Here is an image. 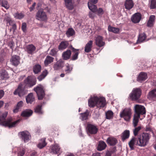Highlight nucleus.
Masks as SVG:
<instances>
[{
  "mask_svg": "<svg viewBox=\"0 0 156 156\" xmlns=\"http://www.w3.org/2000/svg\"><path fill=\"white\" fill-rule=\"evenodd\" d=\"M8 115V112H5L0 115V124L5 126L8 127L9 128L15 127L20 122V119L12 122V118L8 119L7 120L5 118Z\"/></svg>",
  "mask_w": 156,
  "mask_h": 156,
  "instance_id": "obj_1",
  "label": "nucleus"
},
{
  "mask_svg": "<svg viewBox=\"0 0 156 156\" xmlns=\"http://www.w3.org/2000/svg\"><path fill=\"white\" fill-rule=\"evenodd\" d=\"M135 114L133 116V125L134 127L137 125L139 122L140 115H144L146 114L145 108L144 106L136 105L134 106Z\"/></svg>",
  "mask_w": 156,
  "mask_h": 156,
  "instance_id": "obj_2",
  "label": "nucleus"
},
{
  "mask_svg": "<svg viewBox=\"0 0 156 156\" xmlns=\"http://www.w3.org/2000/svg\"><path fill=\"white\" fill-rule=\"evenodd\" d=\"M137 144L139 146L144 147L147 144L149 139V134L147 133H143L136 137Z\"/></svg>",
  "mask_w": 156,
  "mask_h": 156,
  "instance_id": "obj_3",
  "label": "nucleus"
},
{
  "mask_svg": "<svg viewBox=\"0 0 156 156\" xmlns=\"http://www.w3.org/2000/svg\"><path fill=\"white\" fill-rule=\"evenodd\" d=\"M142 92L140 89L134 88L130 93L129 96L131 100L133 101H137L140 98Z\"/></svg>",
  "mask_w": 156,
  "mask_h": 156,
  "instance_id": "obj_4",
  "label": "nucleus"
},
{
  "mask_svg": "<svg viewBox=\"0 0 156 156\" xmlns=\"http://www.w3.org/2000/svg\"><path fill=\"white\" fill-rule=\"evenodd\" d=\"M34 90L36 93L38 99L39 100L43 99L45 95L43 86L41 85H39L36 87L34 88Z\"/></svg>",
  "mask_w": 156,
  "mask_h": 156,
  "instance_id": "obj_5",
  "label": "nucleus"
},
{
  "mask_svg": "<svg viewBox=\"0 0 156 156\" xmlns=\"http://www.w3.org/2000/svg\"><path fill=\"white\" fill-rule=\"evenodd\" d=\"M27 90L23 87L22 83H20L19 85L18 88L14 92L13 94L14 95H18L21 97L27 94Z\"/></svg>",
  "mask_w": 156,
  "mask_h": 156,
  "instance_id": "obj_6",
  "label": "nucleus"
},
{
  "mask_svg": "<svg viewBox=\"0 0 156 156\" xmlns=\"http://www.w3.org/2000/svg\"><path fill=\"white\" fill-rule=\"evenodd\" d=\"M131 115V110L128 108L124 109L120 113V116L121 118H123L124 119L127 121H129Z\"/></svg>",
  "mask_w": 156,
  "mask_h": 156,
  "instance_id": "obj_7",
  "label": "nucleus"
},
{
  "mask_svg": "<svg viewBox=\"0 0 156 156\" xmlns=\"http://www.w3.org/2000/svg\"><path fill=\"white\" fill-rule=\"evenodd\" d=\"M37 82L35 78L28 76L24 80V83L26 86L31 87L35 85Z\"/></svg>",
  "mask_w": 156,
  "mask_h": 156,
  "instance_id": "obj_8",
  "label": "nucleus"
},
{
  "mask_svg": "<svg viewBox=\"0 0 156 156\" xmlns=\"http://www.w3.org/2000/svg\"><path fill=\"white\" fill-rule=\"evenodd\" d=\"M36 17V19L41 21H47L48 17L46 13L43 9H40L37 12Z\"/></svg>",
  "mask_w": 156,
  "mask_h": 156,
  "instance_id": "obj_9",
  "label": "nucleus"
},
{
  "mask_svg": "<svg viewBox=\"0 0 156 156\" xmlns=\"http://www.w3.org/2000/svg\"><path fill=\"white\" fill-rule=\"evenodd\" d=\"M87 133L91 134H96L98 130L97 126L91 123H87Z\"/></svg>",
  "mask_w": 156,
  "mask_h": 156,
  "instance_id": "obj_10",
  "label": "nucleus"
},
{
  "mask_svg": "<svg viewBox=\"0 0 156 156\" xmlns=\"http://www.w3.org/2000/svg\"><path fill=\"white\" fill-rule=\"evenodd\" d=\"M19 134L24 143L27 142L30 139V135L29 133L27 131L20 132L19 133Z\"/></svg>",
  "mask_w": 156,
  "mask_h": 156,
  "instance_id": "obj_11",
  "label": "nucleus"
},
{
  "mask_svg": "<svg viewBox=\"0 0 156 156\" xmlns=\"http://www.w3.org/2000/svg\"><path fill=\"white\" fill-rule=\"evenodd\" d=\"M64 65V61L62 59H60L54 64L53 68L54 70L58 71L62 69Z\"/></svg>",
  "mask_w": 156,
  "mask_h": 156,
  "instance_id": "obj_12",
  "label": "nucleus"
},
{
  "mask_svg": "<svg viewBox=\"0 0 156 156\" xmlns=\"http://www.w3.org/2000/svg\"><path fill=\"white\" fill-rule=\"evenodd\" d=\"M51 151L50 153L53 154H57L60 153L61 148L59 145L56 143H54L50 146Z\"/></svg>",
  "mask_w": 156,
  "mask_h": 156,
  "instance_id": "obj_13",
  "label": "nucleus"
},
{
  "mask_svg": "<svg viewBox=\"0 0 156 156\" xmlns=\"http://www.w3.org/2000/svg\"><path fill=\"white\" fill-rule=\"evenodd\" d=\"M36 50V47L33 44H30L26 47L25 50L28 54L32 55L35 53Z\"/></svg>",
  "mask_w": 156,
  "mask_h": 156,
  "instance_id": "obj_14",
  "label": "nucleus"
},
{
  "mask_svg": "<svg viewBox=\"0 0 156 156\" xmlns=\"http://www.w3.org/2000/svg\"><path fill=\"white\" fill-rule=\"evenodd\" d=\"M106 101L104 97H98V100L96 101V106L98 108H101L104 107L106 105Z\"/></svg>",
  "mask_w": 156,
  "mask_h": 156,
  "instance_id": "obj_15",
  "label": "nucleus"
},
{
  "mask_svg": "<svg viewBox=\"0 0 156 156\" xmlns=\"http://www.w3.org/2000/svg\"><path fill=\"white\" fill-rule=\"evenodd\" d=\"M136 137H133L128 143V144L131 150L134 149L135 145L138 146L137 144Z\"/></svg>",
  "mask_w": 156,
  "mask_h": 156,
  "instance_id": "obj_16",
  "label": "nucleus"
},
{
  "mask_svg": "<svg viewBox=\"0 0 156 156\" xmlns=\"http://www.w3.org/2000/svg\"><path fill=\"white\" fill-rule=\"evenodd\" d=\"M141 18V14L139 13H136L134 14L131 18L132 21L134 23H138Z\"/></svg>",
  "mask_w": 156,
  "mask_h": 156,
  "instance_id": "obj_17",
  "label": "nucleus"
},
{
  "mask_svg": "<svg viewBox=\"0 0 156 156\" xmlns=\"http://www.w3.org/2000/svg\"><path fill=\"white\" fill-rule=\"evenodd\" d=\"M20 58L18 56L15 55L12 57L10 61L12 65L16 66L20 63Z\"/></svg>",
  "mask_w": 156,
  "mask_h": 156,
  "instance_id": "obj_18",
  "label": "nucleus"
},
{
  "mask_svg": "<svg viewBox=\"0 0 156 156\" xmlns=\"http://www.w3.org/2000/svg\"><path fill=\"white\" fill-rule=\"evenodd\" d=\"M66 7L69 10H73L74 7V2L73 0H64Z\"/></svg>",
  "mask_w": 156,
  "mask_h": 156,
  "instance_id": "obj_19",
  "label": "nucleus"
},
{
  "mask_svg": "<svg viewBox=\"0 0 156 156\" xmlns=\"http://www.w3.org/2000/svg\"><path fill=\"white\" fill-rule=\"evenodd\" d=\"M147 98L150 100H156V89L150 91L148 93Z\"/></svg>",
  "mask_w": 156,
  "mask_h": 156,
  "instance_id": "obj_20",
  "label": "nucleus"
},
{
  "mask_svg": "<svg viewBox=\"0 0 156 156\" xmlns=\"http://www.w3.org/2000/svg\"><path fill=\"white\" fill-rule=\"evenodd\" d=\"M93 46V41H89L85 45L84 48V51L85 52L89 53L92 50Z\"/></svg>",
  "mask_w": 156,
  "mask_h": 156,
  "instance_id": "obj_21",
  "label": "nucleus"
},
{
  "mask_svg": "<svg viewBox=\"0 0 156 156\" xmlns=\"http://www.w3.org/2000/svg\"><path fill=\"white\" fill-rule=\"evenodd\" d=\"M96 45L99 47H101L104 45L105 43L103 41V37L100 36H98L95 39Z\"/></svg>",
  "mask_w": 156,
  "mask_h": 156,
  "instance_id": "obj_22",
  "label": "nucleus"
},
{
  "mask_svg": "<svg viewBox=\"0 0 156 156\" xmlns=\"http://www.w3.org/2000/svg\"><path fill=\"white\" fill-rule=\"evenodd\" d=\"M98 100V97H91L88 101L89 106L90 107H94L96 105V101Z\"/></svg>",
  "mask_w": 156,
  "mask_h": 156,
  "instance_id": "obj_23",
  "label": "nucleus"
},
{
  "mask_svg": "<svg viewBox=\"0 0 156 156\" xmlns=\"http://www.w3.org/2000/svg\"><path fill=\"white\" fill-rule=\"evenodd\" d=\"M155 16L153 15L151 16L147 23V26L149 27H153L155 23Z\"/></svg>",
  "mask_w": 156,
  "mask_h": 156,
  "instance_id": "obj_24",
  "label": "nucleus"
},
{
  "mask_svg": "<svg viewBox=\"0 0 156 156\" xmlns=\"http://www.w3.org/2000/svg\"><path fill=\"white\" fill-rule=\"evenodd\" d=\"M106 141L108 144L110 146H114L118 142V140L115 138L113 137H109L108 138Z\"/></svg>",
  "mask_w": 156,
  "mask_h": 156,
  "instance_id": "obj_25",
  "label": "nucleus"
},
{
  "mask_svg": "<svg viewBox=\"0 0 156 156\" xmlns=\"http://www.w3.org/2000/svg\"><path fill=\"white\" fill-rule=\"evenodd\" d=\"M26 101L27 104H31L35 101V98L33 93L29 94L26 98Z\"/></svg>",
  "mask_w": 156,
  "mask_h": 156,
  "instance_id": "obj_26",
  "label": "nucleus"
},
{
  "mask_svg": "<svg viewBox=\"0 0 156 156\" xmlns=\"http://www.w3.org/2000/svg\"><path fill=\"white\" fill-rule=\"evenodd\" d=\"M107 147V145L105 142L101 140L99 142L98 145L97 150L99 151L105 150Z\"/></svg>",
  "mask_w": 156,
  "mask_h": 156,
  "instance_id": "obj_27",
  "label": "nucleus"
},
{
  "mask_svg": "<svg viewBox=\"0 0 156 156\" xmlns=\"http://www.w3.org/2000/svg\"><path fill=\"white\" fill-rule=\"evenodd\" d=\"M45 138H42L40 140L38 144L37 145L38 148L41 149L46 146L47 143L45 141Z\"/></svg>",
  "mask_w": 156,
  "mask_h": 156,
  "instance_id": "obj_28",
  "label": "nucleus"
},
{
  "mask_svg": "<svg viewBox=\"0 0 156 156\" xmlns=\"http://www.w3.org/2000/svg\"><path fill=\"white\" fill-rule=\"evenodd\" d=\"M71 55V52L69 50H67L65 51L62 54V57L64 60L69 59Z\"/></svg>",
  "mask_w": 156,
  "mask_h": 156,
  "instance_id": "obj_29",
  "label": "nucleus"
},
{
  "mask_svg": "<svg viewBox=\"0 0 156 156\" xmlns=\"http://www.w3.org/2000/svg\"><path fill=\"white\" fill-rule=\"evenodd\" d=\"M54 60V58L49 55H47L44 61V65L45 66H47L48 65L52 62Z\"/></svg>",
  "mask_w": 156,
  "mask_h": 156,
  "instance_id": "obj_30",
  "label": "nucleus"
},
{
  "mask_svg": "<svg viewBox=\"0 0 156 156\" xmlns=\"http://www.w3.org/2000/svg\"><path fill=\"white\" fill-rule=\"evenodd\" d=\"M133 5L132 0H126L124 4L125 8L128 10L131 9Z\"/></svg>",
  "mask_w": 156,
  "mask_h": 156,
  "instance_id": "obj_31",
  "label": "nucleus"
},
{
  "mask_svg": "<svg viewBox=\"0 0 156 156\" xmlns=\"http://www.w3.org/2000/svg\"><path fill=\"white\" fill-rule=\"evenodd\" d=\"M147 36L145 33H143L139 34L137 43L138 44L143 42L146 38Z\"/></svg>",
  "mask_w": 156,
  "mask_h": 156,
  "instance_id": "obj_32",
  "label": "nucleus"
},
{
  "mask_svg": "<svg viewBox=\"0 0 156 156\" xmlns=\"http://www.w3.org/2000/svg\"><path fill=\"white\" fill-rule=\"evenodd\" d=\"M147 78V74L146 73L141 72L140 73L138 76L137 80L141 82L142 81H144Z\"/></svg>",
  "mask_w": 156,
  "mask_h": 156,
  "instance_id": "obj_33",
  "label": "nucleus"
},
{
  "mask_svg": "<svg viewBox=\"0 0 156 156\" xmlns=\"http://www.w3.org/2000/svg\"><path fill=\"white\" fill-rule=\"evenodd\" d=\"M130 135V132L129 130H125L122 134L121 137L122 140L124 141L126 139H128Z\"/></svg>",
  "mask_w": 156,
  "mask_h": 156,
  "instance_id": "obj_34",
  "label": "nucleus"
},
{
  "mask_svg": "<svg viewBox=\"0 0 156 156\" xmlns=\"http://www.w3.org/2000/svg\"><path fill=\"white\" fill-rule=\"evenodd\" d=\"M48 72L47 70H44L42 73L41 74L37 77L38 80L40 81L44 79L48 74Z\"/></svg>",
  "mask_w": 156,
  "mask_h": 156,
  "instance_id": "obj_35",
  "label": "nucleus"
},
{
  "mask_svg": "<svg viewBox=\"0 0 156 156\" xmlns=\"http://www.w3.org/2000/svg\"><path fill=\"white\" fill-rule=\"evenodd\" d=\"M69 44L68 41H62L59 45V49L62 50L66 49L69 45Z\"/></svg>",
  "mask_w": 156,
  "mask_h": 156,
  "instance_id": "obj_36",
  "label": "nucleus"
},
{
  "mask_svg": "<svg viewBox=\"0 0 156 156\" xmlns=\"http://www.w3.org/2000/svg\"><path fill=\"white\" fill-rule=\"evenodd\" d=\"M80 119L82 121H83L87 119L89 115V112L88 110H87L85 112L80 113Z\"/></svg>",
  "mask_w": 156,
  "mask_h": 156,
  "instance_id": "obj_37",
  "label": "nucleus"
},
{
  "mask_svg": "<svg viewBox=\"0 0 156 156\" xmlns=\"http://www.w3.org/2000/svg\"><path fill=\"white\" fill-rule=\"evenodd\" d=\"M25 149L23 147H19L17 149V156H23L25 152Z\"/></svg>",
  "mask_w": 156,
  "mask_h": 156,
  "instance_id": "obj_38",
  "label": "nucleus"
},
{
  "mask_svg": "<svg viewBox=\"0 0 156 156\" xmlns=\"http://www.w3.org/2000/svg\"><path fill=\"white\" fill-rule=\"evenodd\" d=\"M41 70V66L39 64H36L33 67V71L35 74H37L40 72Z\"/></svg>",
  "mask_w": 156,
  "mask_h": 156,
  "instance_id": "obj_39",
  "label": "nucleus"
},
{
  "mask_svg": "<svg viewBox=\"0 0 156 156\" xmlns=\"http://www.w3.org/2000/svg\"><path fill=\"white\" fill-rule=\"evenodd\" d=\"M8 76V74L5 70H2L0 71V80L7 78Z\"/></svg>",
  "mask_w": 156,
  "mask_h": 156,
  "instance_id": "obj_40",
  "label": "nucleus"
},
{
  "mask_svg": "<svg viewBox=\"0 0 156 156\" xmlns=\"http://www.w3.org/2000/svg\"><path fill=\"white\" fill-rule=\"evenodd\" d=\"M33 113L31 110H29L24 111L21 114V115L23 117H29L31 116Z\"/></svg>",
  "mask_w": 156,
  "mask_h": 156,
  "instance_id": "obj_41",
  "label": "nucleus"
},
{
  "mask_svg": "<svg viewBox=\"0 0 156 156\" xmlns=\"http://www.w3.org/2000/svg\"><path fill=\"white\" fill-rule=\"evenodd\" d=\"M108 30L109 31L112 32L115 34L118 33L119 31V28L113 27L110 25L108 27Z\"/></svg>",
  "mask_w": 156,
  "mask_h": 156,
  "instance_id": "obj_42",
  "label": "nucleus"
},
{
  "mask_svg": "<svg viewBox=\"0 0 156 156\" xmlns=\"http://www.w3.org/2000/svg\"><path fill=\"white\" fill-rule=\"evenodd\" d=\"M88 5L89 9L91 11L94 12H96L97 8L96 5L90 3H88Z\"/></svg>",
  "mask_w": 156,
  "mask_h": 156,
  "instance_id": "obj_43",
  "label": "nucleus"
},
{
  "mask_svg": "<svg viewBox=\"0 0 156 156\" xmlns=\"http://www.w3.org/2000/svg\"><path fill=\"white\" fill-rule=\"evenodd\" d=\"M73 66L68 64L66 66V69L65 70V72L66 74H69L71 73L73 70Z\"/></svg>",
  "mask_w": 156,
  "mask_h": 156,
  "instance_id": "obj_44",
  "label": "nucleus"
},
{
  "mask_svg": "<svg viewBox=\"0 0 156 156\" xmlns=\"http://www.w3.org/2000/svg\"><path fill=\"white\" fill-rule=\"evenodd\" d=\"M75 31L72 28H69L67 31L66 34L68 37L73 36L75 34Z\"/></svg>",
  "mask_w": 156,
  "mask_h": 156,
  "instance_id": "obj_45",
  "label": "nucleus"
},
{
  "mask_svg": "<svg viewBox=\"0 0 156 156\" xmlns=\"http://www.w3.org/2000/svg\"><path fill=\"white\" fill-rule=\"evenodd\" d=\"M0 3L2 4V6L5 7L6 9L9 8V5L6 0H0Z\"/></svg>",
  "mask_w": 156,
  "mask_h": 156,
  "instance_id": "obj_46",
  "label": "nucleus"
},
{
  "mask_svg": "<svg viewBox=\"0 0 156 156\" xmlns=\"http://www.w3.org/2000/svg\"><path fill=\"white\" fill-rule=\"evenodd\" d=\"M5 20L7 23V26H8V25L11 26L14 23V22L12 20L11 18L7 16L5 17Z\"/></svg>",
  "mask_w": 156,
  "mask_h": 156,
  "instance_id": "obj_47",
  "label": "nucleus"
},
{
  "mask_svg": "<svg viewBox=\"0 0 156 156\" xmlns=\"http://www.w3.org/2000/svg\"><path fill=\"white\" fill-rule=\"evenodd\" d=\"M23 102L22 101H20L18 102L16 108L13 110V112H17L18 111L19 109L23 106Z\"/></svg>",
  "mask_w": 156,
  "mask_h": 156,
  "instance_id": "obj_48",
  "label": "nucleus"
},
{
  "mask_svg": "<svg viewBox=\"0 0 156 156\" xmlns=\"http://www.w3.org/2000/svg\"><path fill=\"white\" fill-rule=\"evenodd\" d=\"M106 118L107 119H110L113 118V113L111 111H108L105 113Z\"/></svg>",
  "mask_w": 156,
  "mask_h": 156,
  "instance_id": "obj_49",
  "label": "nucleus"
},
{
  "mask_svg": "<svg viewBox=\"0 0 156 156\" xmlns=\"http://www.w3.org/2000/svg\"><path fill=\"white\" fill-rule=\"evenodd\" d=\"M78 51H73V53L71 58L72 60H75L77 59L79 54Z\"/></svg>",
  "mask_w": 156,
  "mask_h": 156,
  "instance_id": "obj_50",
  "label": "nucleus"
},
{
  "mask_svg": "<svg viewBox=\"0 0 156 156\" xmlns=\"http://www.w3.org/2000/svg\"><path fill=\"white\" fill-rule=\"evenodd\" d=\"M34 112L39 114H43V112L41 110V106L40 105L37 106L34 109Z\"/></svg>",
  "mask_w": 156,
  "mask_h": 156,
  "instance_id": "obj_51",
  "label": "nucleus"
},
{
  "mask_svg": "<svg viewBox=\"0 0 156 156\" xmlns=\"http://www.w3.org/2000/svg\"><path fill=\"white\" fill-rule=\"evenodd\" d=\"M135 127V128L133 130V133L135 136H136L138 134L140 130L141 129V127L140 126L138 127Z\"/></svg>",
  "mask_w": 156,
  "mask_h": 156,
  "instance_id": "obj_52",
  "label": "nucleus"
},
{
  "mask_svg": "<svg viewBox=\"0 0 156 156\" xmlns=\"http://www.w3.org/2000/svg\"><path fill=\"white\" fill-rule=\"evenodd\" d=\"M58 51V50L57 49L55 48H53L51 50L49 53V55L52 56H56Z\"/></svg>",
  "mask_w": 156,
  "mask_h": 156,
  "instance_id": "obj_53",
  "label": "nucleus"
},
{
  "mask_svg": "<svg viewBox=\"0 0 156 156\" xmlns=\"http://www.w3.org/2000/svg\"><path fill=\"white\" fill-rule=\"evenodd\" d=\"M14 16L16 18L20 19L24 17V15L22 13H17L15 14Z\"/></svg>",
  "mask_w": 156,
  "mask_h": 156,
  "instance_id": "obj_54",
  "label": "nucleus"
},
{
  "mask_svg": "<svg viewBox=\"0 0 156 156\" xmlns=\"http://www.w3.org/2000/svg\"><path fill=\"white\" fill-rule=\"evenodd\" d=\"M150 7L151 9H154L156 8V0H151Z\"/></svg>",
  "mask_w": 156,
  "mask_h": 156,
  "instance_id": "obj_55",
  "label": "nucleus"
},
{
  "mask_svg": "<svg viewBox=\"0 0 156 156\" xmlns=\"http://www.w3.org/2000/svg\"><path fill=\"white\" fill-rule=\"evenodd\" d=\"M96 12H97L98 15V16L101 15L104 13V11L101 8H99L98 9L97 8Z\"/></svg>",
  "mask_w": 156,
  "mask_h": 156,
  "instance_id": "obj_56",
  "label": "nucleus"
},
{
  "mask_svg": "<svg viewBox=\"0 0 156 156\" xmlns=\"http://www.w3.org/2000/svg\"><path fill=\"white\" fill-rule=\"evenodd\" d=\"M95 12H94L91 11L89 12V16L90 18L92 19H93L95 16V14L94 13Z\"/></svg>",
  "mask_w": 156,
  "mask_h": 156,
  "instance_id": "obj_57",
  "label": "nucleus"
},
{
  "mask_svg": "<svg viewBox=\"0 0 156 156\" xmlns=\"http://www.w3.org/2000/svg\"><path fill=\"white\" fill-rule=\"evenodd\" d=\"M27 24L25 23H22L21 29L23 32H25L26 30Z\"/></svg>",
  "mask_w": 156,
  "mask_h": 156,
  "instance_id": "obj_58",
  "label": "nucleus"
},
{
  "mask_svg": "<svg viewBox=\"0 0 156 156\" xmlns=\"http://www.w3.org/2000/svg\"><path fill=\"white\" fill-rule=\"evenodd\" d=\"M145 130L147 132H151L153 133L152 129L149 126H146Z\"/></svg>",
  "mask_w": 156,
  "mask_h": 156,
  "instance_id": "obj_59",
  "label": "nucleus"
},
{
  "mask_svg": "<svg viewBox=\"0 0 156 156\" xmlns=\"http://www.w3.org/2000/svg\"><path fill=\"white\" fill-rule=\"evenodd\" d=\"M36 5V3L35 2H34L32 6L29 8L30 11L31 12L34 10Z\"/></svg>",
  "mask_w": 156,
  "mask_h": 156,
  "instance_id": "obj_60",
  "label": "nucleus"
},
{
  "mask_svg": "<svg viewBox=\"0 0 156 156\" xmlns=\"http://www.w3.org/2000/svg\"><path fill=\"white\" fill-rule=\"evenodd\" d=\"M98 0H89L88 3H90L91 4H95L98 2Z\"/></svg>",
  "mask_w": 156,
  "mask_h": 156,
  "instance_id": "obj_61",
  "label": "nucleus"
},
{
  "mask_svg": "<svg viewBox=\"0 0 156 156\" xmlns=\"http://www.w3.org/2000/svg\"><path fill=\"white\" fill-rule=\"evenodd\" d=\"M14 44V43L13 41H12L9 44V46L11 49H12V51L13 50Z\"/></svg>",
  "mask_w": 156,
  "mask_h": 156,
  "instance_id": "obj_62",
  "label": "nucleus"
},
{
  "mask_svg": "<svg viewBox=\"0 0 156 156\" xmlns=\"http://www.w3.org/2000/svg\"><path fill=\"white\" fill-rule=\"evenodd\" d=\"M69 48L71 49L72 52L75 51H79V49H75L73 47L72 45H70L69 47Z\"/></svg>",
  "mask_w": 156,
  "mask_h": 156,
  "instance_id": "obj_63",
  "label": "nucleus"
},
{
  "mask_svg": "<svg viewBox=\"0 0 156 156\" xmlns=\"http://www.w3.org/2000/svg\"><path fill=\"white\" fill-rule=\"evenodd\" d=\"M12 29L13 30V31H14L16 29V24L14 23L12 25Z\"/></svg>",
  "mask_w": 156,
  "mask_h": 156,
  "instance_id": "obj_64",
  "label": "nucleus"
}]
</instances>
